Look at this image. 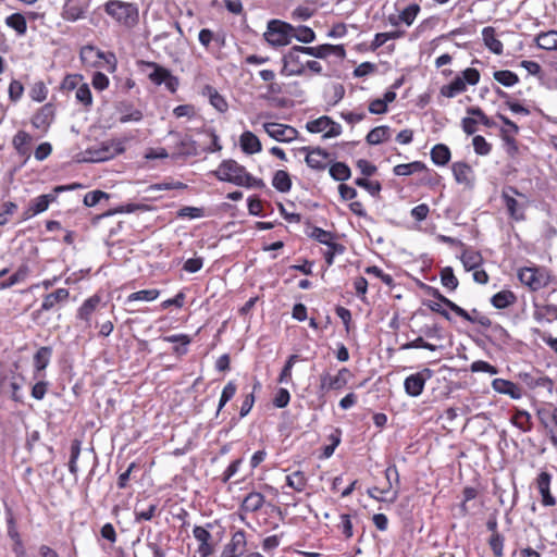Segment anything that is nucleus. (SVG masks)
I'll return each mask as SVG.
<instances>
[{
	"label": "nucleus",
	"mask_w": 557,
	"mask_h": 557,
	"mask_svg": "<svg viewBox=\"0 0 557 557\" xmlns=\"http://www.w3.org/2000/svg\"><path fill=\"white\" fill-rule=\"evenodd\" d=\"M104 11L116 23L126 28H133L139 22L138 7L137 4L132 2H124L121 0H109L104 4Z\"/></svg>",
	"instance_id": "f257e3e1"
},
{
	"label": "nucleus",
	"mask_w": 557,
	"mask_h": 557,
	"mask_svg": "<svg viewBox=\"0 0 557 557\" xmlns=\"http://www.w3.org/2000/svg\"><path fill=\"white\" fill-rule=\"evenodd\" d=\"M480 81V73L476 69L468 67L460 76H456L449 84L441 87L440 94L446 98H454L467 89V84L476 85Z\"/></svg>",
	"instance_id": "f03ea898"
},
{
	"label": "nucleus",
	"mask_w": 557,
	"mask_h": 557,
	"mask_svg": "<svg viewBox=\"0 0 557 557\" xmlns=\"http://www.w3.org/2000/svg\"><path fill=\"white\" fill-rule=\"evenodd\" d=\"M294 33L295 27L290 24L280 20H272L268 23L264 38L271 46H286L290 44Z\"/></svg>",
	"instance_id": "7ed1b4c3"
},
{
	"label": "nucleus",
	"mask_w": 557,
	"mask_h": 557,
	"mask_svg": "<svg viewBox=\"0 0 557 557\" xmlns=\"http://www.w3.org/2000/svg\"><path fill=\"white\" fill-rule=\"evenodd\" d=\"M76 186H77L76 184L69 185V186H64V185L55 186L52 193L40 195V196L32 199L27 209L24 210V212H23V215H22L23 220L24 221L29 220L33 216L45 212L49 208V205L57 200L58 194H60L64 190L74 189V188H76Z\"/></svg>",
	"instance_id": "20e7f679"
},
{
	"label": "nucleus",
	"mask_w": 557,
	"mask_h": 557,
	"mask_svg": "<svg viewBox=\"0 0 557 557\" xmlns=\"http://www.w3.org/2000/svg\"><path fill=\"white\" fill-rule=\"evenodd\" d=\"M502 198L511 219L515 221L525 220L527 198L524 195L519 193L516 187L509 186L504 188Z\"/></svg>",
	"instance_id": "39448f33"
},
{
	"label": "nucleus",
	"mask_w": 557,
	"mask_h": 557,
	"mask_svg": "<svg viewBox=\"0 0 557 557\" xmlns=\"http://www.w3.org/2000/svg\"><path fill=\"white\" fill-rule=\"evenodd\" d=\"M519 281L531 290H539L550 283V274L544 268L525 267L518 271Z\"/></svg>",
	"instance_id": "423d86ee"
},
{
	"label": "nucleus",
	"mask_w": 557,
	"mask_h": 557,
	"mask_svg": "<svg viewBox=\"0 0 557 557\" xmlns=\"http://www.w3.org/2000/svg\"><path fill=\"white\" fill-rule=\"evenodd\" d=\"M247 174L246 169L235 160H224L214 171V175L219 181L230 182L240 186Z\"/></svg>",
	"instance_id": "0eeeda50"
},
{
	"label": "nucleus",
	"mask_w": 557,
	"mask_h": 557,
	"mask_svg": "<svg viewBox=\"0 0 557 557\" xmlns=\"http://www.w3.org/2000/svg\"><path fill=\"white\" fill-rule=\"evenodd\" d=\"M304 53L302 46H294L282 58L283 66L281 74L284 76H300L306 71V62H302L301 54Z\"/></svg>",
	"instance_id": "6e6552de"
},
{
	"label": "nucleus",
	"mask_w": 557,
	"mask_h": 557,
	"mask_svg": "<svg viewBox=\"0 0 557 557\" xmlns=\"http://www.w3.org/2000/svg\"><path fill=\"white\" fill-rule=\"evenodd\" d=\"M433 376V371L424 368L419 372L408 375L404 381V389L410 397H419L425 386V383Z\"/></svg>",
	"instance_id": "1a4fd4ad"
},
{
	"label": "nucleus",
	"mask_w": 557,
	"mask_h": 557,
	"mask_svg": "<svg viewBox=\"0 0 557 557\" xmlns=\"http://www.w3.org/2000/svg\"><path fill=\"white\" fill-rule=\"evenodd\" d=\"M146 65L152 69V72L149 74V79L152 83L156 85L164 84L170 91H176L178 87V79L177 77L173 76L168 69L159 65L156 62H147Z\"/></svg>",
	"instance_id": "9d476101"
},
{
	"label": "nucleus",
	"mask_w": 557,
	"mask_h": 557,
	"mask_svg": "<svg viewBox=\"0 0 557 557\" xmlns=\"http://www.w3.org/2000/svg\"><path fill=\"white\" fill-rule=\"evenodd\" d=\"M349 375L350 371L347 368H342L336 375H331L327 372L322 373L320 375V392L327 393L330 391H339L344 388L348 382Z\"/></svg>",
	"instance_id": "9b49d317"
},
{
	"label": "nucleus",
	"mask_w": 557,
	"mask_h": 557,
	"mask_svg": "<svg viewBox=\"0 0 557 557\" xmlns=\"http://www.w3.org/2000/svg\"><path fill=\"white\" fill-rule=\"evenodd\" d=\"M263 129L271 138L281 143H292L298 135V131L293 126L275 122L264 123Z\"/></svg>",
	"instance_id": "f8f14e48"
},
{
	"label": "nucleus",
	"mask_w": 557,
	"mask_h": 557,
	"mask_svg": "<svg viewBox=\"0 0 557 557\" xmlns=\"http://www.w3.org/2000/svg\"><path fill=\"white\" fill-rule=\"evenodd\" d=\"M299 151L306 153L305 161L312 170L324 171L330 163V153L320 147H301Z\"/></svg>",
	"instance_id": "ddd939ff"
},
{
	"label": "nucleus",
	"mask_w": 557,
	"mask_h": 557,
	"mask_svg": "<svg viewBox=\"0 0 557 557\" xmlns=\"http://www.w3.org/2000/svg\"><path fill=\"white\" fill-rule=\"evenodd\" d=\"M88 4V0H64L62 17L70 22L84 18Z\"/></svg>",
	"instance_id": "4468645a"
},
{
	"label": "nucleus",
	"mask_w": 557,
	"mask_h": 557,
	"mask_svg": "<svg viewBox=\"0 0 557 557\" xmlns=\"http://www.w3.org/2000/svg\"><path fill=\"white\" fill-rule=\"evenodd\" d=\"M81 60L88 65H96L98 60L103 59L112 66V71L115 70L116 62L113 53L106 54L104 52L96 49L94 46H84L81 49Z\"/></svg>",
	"instance_id": "2eb2a0df"
},
{
	"label": "nucleus",
	"mask_w": 557,
	"mask_h": 557,
	"mask_svg": "<svg viewBox=\"0 0 557 557\" xmlns=\"http://www.w3.org/2000/svg\"><path fill=\"white\" fill-rule=\"evenodd\" d=\"M454 177L458 184L471 187L474 182L472 168L466 162H455L451 165Z\"/></svg>",
	"instance_id": "dca6fc26"
},
{
	"label": "nucleus",
	"mask_w": 557,
	"mask_h": 557,
	"mask_svg": "<svg viewBox=\"0 0 557 557\" xmlns=\"http://www.w3.org/2000/svg\"><path fill=\"white\" fill-rule=\"evenodd\" d=\"M69 296L70 292L66 288H58L53 293L47 294L44 297L40 309H38L35 313L39 314L44 311L52 310L58 304L66 301Z\"/></svg>",
	"instance_id": "f3484780"
},
{
	"label": "nucleus",
	"mask_w": 557,
	"mask_h": 557,
	"mask_svg": "<svg viewBox=\"0 0 557 557\" xmlns=\"http://www.w3.org/2000/svg\"><path fill=\"white\" fill-rule=\"evenodd\" d=\"M194 537L200 543L198 553L201 557H208L213 553V547L210 544L212 539L211 533L203 527L196 525L193 530Z\"/></svg>",
	"instance_id": "a211bd4d"
},
{
	"label": "nucleus",
	"mask_w": 557,
	"mask_h": 557,
	"mask_svg": "<svg viewBox=\"0 0 557 557\" xmlns=\"http://www.w3.org/2000/svg\"><path fill=\"white\" fill-rule=\"evenodd\" d=\"M54 117V108L47 103L33 116L32 124L35 128L47 131Z\"/></svg>",
	"instance_id": "6ab92c4d"
},
{
	"label": "nucleus",
	"mask_w": 557,
	"mask_h": 557,
	"mask_svg": "<svg viewBox=\"0 0 557 557\" xmlns=\"http://www.w3.org/2000/svg\"><path fill=\"white\" fill-rule=\"evenodd\" d=\"M201 96L208 98L210 104L219 112L223 113L227 110L228 104L224 97L211 85H205L200 91Z\"/></svg>",
	"instance_id": "aec40b11"
},
{
	"label": "nucleus",
	"mask_w": 557,
	"mask_h": 557,
	"mask_svg": "<svg viewBox=\"0 0 557 557\" xmlns=\"http://www.w3.org/2000/svg\"><path fill=\"white\" fill-rule=\"evenodd\" d=\"M492 387L495 392L510 396L512 399H520L522 397L521 388L513 382L505 379H495L492 382Z\"/></svg>",
	"instance_id": "412c9836"
},
{
	"label": "nucleus",
	"mask_w": 557,
	"mask_h": 557,
	"mask_svg": "<svg viewBox=\"0 0 557 557\" xmlns=\"http://www.w3.org/2000/svg\"><path fill=\"white\" fill-rule=\"evenodd\" d=\"M550 480L552 475L547 472H541L537 476V487L544 506H554L556 504V499L549 491Z\"/></svg>",
	"instance_id": "4be33fe9"
},
{
	"label": "nucleus",
	"mask_w": 557,
	"mask_h": 557,
	"mask_svg": "<svg viewBox=\"0 0 557 557\" xmlns=\"http://www.w3.org/2000/svg\"><path fill=\"white\" fill-rule=\"evenodd\" d=\"M242 150L247 154L258 153L262 150L260 139L250 131L244 132L239 137Z\"/></svg>",
	"instance_id": "5701e85b"
},
{
	"label": "nucleus",
	"mask_w": 557,
	"mask_h": 557,
	"mask_svg": "<svg viewBox=\"0 0 557 557\" xmlns=\"http://www.w3.org/2000/svg\"><path fill=\"white\" fill-rule=\"evenodd\" d=\"M456 314L470 323H476L483 327H490L492 325L491 319L482 314L478 309H472L470 312H468L459 306Z\"/></svg>",
	"instance_id": "b1692460"
},
{
	"label": "nucleus",
	"mask_w": 557,
	"mask_h": 557,
	"mask_svg": "<svg viewBox=\"0 0 557 557\" xmlns=\"http://www.w3.org/2000/svg\"><path fill=\"white\" fill-rule=\"evenodd\" d=\"M100 302V297L94 295L86 299L77 311V318L85 321L87 326H90V320L92 313L96 311Z\"/></svg>",
	"instance_id": "393cba45"
},
{
	"label": "nucleus",
	"mask_w": 557,
	"mask_h": 557,
	"mask_svg": "<svg viewBox=\"0 0 557 557\" xmlns=\"http://www.w3.org/2000/svg\"><path fill=\"white\" fill-rule=\"evenodd\" d=\"M520 376L522 381L527 384V386L530 388L542 387L547 389L549 393H552L553 391L554 383L547 376L533 375L531 373H523Z\"/></svg>",
	"instance_id": "a878e982"
},
{
	"label": "nucleus",
	"mask_w": 557,
	"mask_h": 557,
	"mask_svg": "<svg viewBox=\"0 0 557 557\" xmlns=\"http://www.w3.org/2000/svg\"><path fill=\"white\" fill-rule=\"evenodd\" d=\"M52 356V348L49 346L40 347L34 356V367L36 375L42 372L49 364Z\"/></svg>",
	"instance_id": "bb28decb"
},
{
	"label": "nucleus",
	"mask_w": 557,
	"mask_h": 557,
	"mask_svg": "<svg viewBox=\"0 0 557 557\" xmlns=\"http://www.w3.org/2000/svg\"><path fill=\"white\" fill-rule=\"evenodd\" d=\"M482 38L485 46L495 54H502L504 47L500 40L495 36V29L491 26L484 27Z\"/></svg>",
	"instance_id": "cd10ccee"
},
{
	"label": "nucleus",
	"mask_w": 557,
	"mask_h": 557,
	"mask_svg": "<svg viewBox=\"0 0 557 557\" xmlns=\"http://www.w3.org/2000/svg\"><path fill=\"white\" fill-rule=\"evenodd\" d=\"M170 135H174L177 137L176 149L180 154L183 156H196L197 154V145L196 141L190 136H180L176 133L171 132Z\"/></svg>",
	"instance_id": "c85d7f7f"
},
{
	"label": "nucleus",
	"mask_w": 557,
	"mask_h": 557,
	"mask_svg": "<svg viewBox=\"0 0 557 557\" xmlns=\"http://www.w3.org/2000/svg\"><path fill=\"white\" fill-rule=\"evenodd\" d=\"M264 496L258 492H250L242 503V509L246 512H256L262 508Z\"/></svg>",
	"instance_id": "c756f323"
},
{
	"label": "nucleus",
	"mask_w": 557,
	"mask_h": 557,
	"mask_svg": "<svg viewBox=\"0 0 557 557\" xmlns=\"http://www.w3.org/2000/svg\"><path fill=\"white\" fill-rule=\"evenodd\" d=\"M265 89H267L265 94L261 95L262 99L272 101L277 107L284 106V100H278L276 98L277 95H281L284 91L282 83H278L274 79L272 83H268Z\"/></svg>",
	"instance_id": "7c9ffc66"
},
{
	"label": "nucleus",
	"mask_w": 557,
	"mask_h": 557,
	"mask_svg": "<svg viewBox=\"0 0 557 557\" xmlns=\"http://www.w3.org/2000/svg\"><path fill=\"white\" fill-rule=\"evenodd\" d=\"M460 260L466 271H472L481 265L483 259L480 252L467 249L462 252Z\"/></svg>",
	"instance_id": "2f4dec72"
},
{
	"label": "nucleus",
	"mask_w": 557,
	"mask_h": 557,
	"mask_svg": "<svg viewBox=\"0 0 557 557\" xmlns=\"http://www.w3.org/2000/svg\"><path fill=\"white\" fill-rule=\"evenodd\" d=\"M391 128L386 125L377 126L371 129L366 140L369 145H379L389 138Z\"/></svg>",
	"instance_id": "473e14b6"
},
{
	"label": "nucleus",
	"mask_w": 557,
	"mask_h": 557,
	"mask_svg": "<svg viewBox=\"0 0 557 557\" xmlns=\"http://www.w3.org/2000/svg\"><path fill=\"white\" fill-rule=\"evenodd\" d=\"M431 159L436 165H445L450 160V150L444 144L435 145L431 150Z\"/></svg>",
	"instance_id": "72a5a7b5"
},
{
	"label": "nucleus",
	"mask_w": 557,
	"mask_h": 557,
	"mask_svg": "<svg viewBox=\"0 0 557 557\" xmlns=\"http://www.w3.org/2000/svg\"><path fill=\"white\" fill-rule=\"evenodd\" d=\"M272 185L281 193L289 191L292 188L289 174L284 170H277L273 175Z\"/></svg>",
	"instance_id": "f704fd0d"
},
{
	"label": "nucleus",
	"mask_w": 557,
	"mask_h": 557,
	"mask_svg": "<svg viewBox=\"0 0 557 557\" xmlns=\"http://www.w3.org/2000/svg\"><path fill=\"white\" fill-rule=\"evenodd\" d=\"M32 140L33 138L28 133L24 131H18L14 135L12 144L20 154L25 156L29 151V145Z\"/></svg>",
	"instance_id": "c9c22d12"
},
{
	"label": "nucleus",
	"mask_w": 557,
	"mask_h": 557,
	"mask_svg": "<svg viewBox=\"0 0 557 557\" xmlns=\"http://www.w3.org/2000/svg\"><path fill=\"white\" fill-rule=\"evenodd\" d=\"M516 295L510 290H502L495 294L491 302L497 309H505L516 301Z\"/></svg>",
	"instance_id": "e433bc0d"
},
{
	"label": "nucleus",
	"mask_w": 557,
	"mask_h": 557,
	"mask_svg": "<svg viewBox=\"0 0 557 557\" xmlns=\"http://www.w3.org/2000/svg\"><path fill=\"white\" fill-rule=\"evenodd\" d=\"M539 48L544 50H557V30L540 34L536 39Z\"/></svg>",
	"instance_id": "4c0bfd02"
},
{
	"label": "nucleus",
	"mask_w": 557,
	"mask_h": 557,
	"mask_svg": "<svg viewBox=\"0 0 557 557\" xmlns=\"http://www.w3.org/2000/svg\"><path fill=\"white\" fill-rule=\"evenodd\" d=\"M329 173L334 181L345 182L350 178L351 171L344 162H335L330 166Z\"/></svg>",
	"instance_id": "58836bf2"
},
{
	"label": "nucleus",
	"mask_w": 557,
	"mask_h": 557,
	"mask_svg": "<svg viewBox=\"0 0 557 557\" xmlns=\"http://www.w3.org/2000/svg\"><path fill=\"white\" fill-rule=\"evenodd\" d=\"M286 485L300 493L307 486V476L302 471H294L286 476Z\"/></svg>",
	"instance_id": "ea45409f"
},
{
	"label": "nucleus",
	"mask_w": 557,
	"mask_h": 557,
	"mask_svg": "<svg viewBox=\"0 0 557 557\" xmlns=\"http://www.w3.org/2000/svg\"><path fill=\"white\" fill-rule=\"evenodd\" d=\"M425 170V164L421 161H413L411 163L397 164L394 168V174L398 176H407L416 172H422Z\"/></svg>",
	"instance_id": "a19ab883"
},
{
	"label": "nucleus",
	"mask_w": 557,
	"mask_h": 557,
	"mask_svg": "<svg viewBox=\"0 0 557 557\" xmlns=\"http://www.w3.org/2000/svg\"><path fill=\"white\" fill-rule=\"evenodd\" d=\"M5 24L13 28L18 36H24L27 30L25 17L21 13H13L5 18Z\"/></svg>",
	"instance_id": "79ce46f5"
},
{
	"label": "nucleus",
	"mask_w": 557,
	"mask_h": 557,
	"mask_svg": "<svg viewBox=\"0 0 557 557\" xmlns=\"http://www.w3.org/2000/svg\"><path fill=\"white\" fill-rule=\"evenodd\" d=\"M159 295L160 292L156 288L143 289L128 295L126 298V302L129 304L133 301H152L157 299Z\"/></svg>",
	"instance_id": "37998d69"
},
{
	"label": "nucleus",
	"mask_w": 557,
	"mask_h": 557,
	"mask_svg": "<svg viewBox=\"0 0 557 557\" xmlns=\"http://www.w3.org/2000/svg\"><path fill=\"white\" fill-rule=\"evenodd\" d=\"M494 79L505 87H512L519 82L518 75L508 70L494 72Z\"/></svg>",
	"instance_id": "c03bdc74"
},
{
	"label": "nucleus",
	"mask_w": 557,
	"mask_h": 557,
	"mask_svg": "<svg viewBox=\"0 0 557 557\" xmlns=\"http://www.w3.org/2000/svg\"><path fill=\"white\" fill-rule=\"evenodd\" d=\"M331 123V117L323 115L319 119L307 122L306 128L309 133L318 134L325 133Z\"/></svg>",
	"instance_id": "a18cd8bd"
},
{
	"label": "nucleus",
	"mask_w": 557,
	"mask_h": 557,
	"mask_svg": "<svg viewBox=\"0 0 557 557\" xmlns=\"http://www.w3.org/2000/svg\"><path fill=\"white\" fill-rule=\"evenodd\" d=\"M308 235L323 245L331 246L334 248L337 246L336 244L333 243L332 233L324 231L320 227H317V226L312 227L311 232L308 233Z\"/></svg>",
	"instance_id": "49530a36"
},
{
	"label": "nucleus",
	"mask_w": 557,
	"mask_h": 557,
	"mask_svg": "<svg viewBox=\"0 0 557 557\" xmlns=\"http://www.w3.org/2000/svg\"><path fill=\"white\" fill-rule=\"evenodd\" d=\"M260 388H261V383L259 381H256L253 384L252 392L245 395L244 400L240 406V410H239L240 418L246 417L250 412V410L252 409L253 404H255V391L260 389Z\"/></svg>",
	"instance_id": "de8ad7c7"
},
{
	"label": "nucleus",
	"mask_w": 557,
	"mask_h": 557,
	"mask_svg": "<svg viewBox=\"0 0 557 557\" xmlns=\"http://www.w3.org/2000/svg\"><path fill=\"white\" fill-rule=\"evenodd\" d=\"M512 423L521 431L528 432L531 430V416L524 410H518L512 417Z\"/></svg>",
	"instance_id": "09e8293b"
},
{
	"label": "nucleus",
	"mask_w": 557,
	"mask_h": 557,
	"mask_svg": "<svg viewBox=\"0 0 557 557\" xmlns=\"http://www.w3.org/2000/svg\"><path fill=\"white\" fill-rule=\"evenodd\" d=\"M420 12V5L417 3H411L407 8H405L398 15V20H401L407 26L412 25L417 15Z\"/></svg>",
	"instance_id": "8fccbe9b"
},
{
	"label": "nucleus",
	"mask_w": 557,
	"mask_h": 557,
	"mask_svg": "<svg viewBox=\"0 0 557 557\" xmlns=\"http://www.w3.org/2000/svg\"><path fill=\"white\" fill-rule=\"evenodd\" d=\"M442 285L449 290H455L458 287V280L454 274L453 268L446 267L441 271Z\"/></svg>",
	"instance_id": "3c124183"
},
{
	"label": "nucleus",
	"mask_w": 557,
	"mask_h": 557,
	"mask_svg": "<svg viewBox=\"0 0 557 557\" xmlns=\"http://www.w3.org/2000/svg\"><path fill=\"white\" fill-rule=\"evenodd\" d=\"M28 275V268L26 265L21 267L14 274H12L8 281L0 284L1 289L10 288L15 284H18Z\"/></svg>",
	"instance_id": "603ef678"
},
{
	"label": "nucleus",
	"mask_w": 557,
	"mask_h": 557,
	"mask_svg": "<svg viewBox=\"0 0 557 557\" xmlns=\"http://www.w3.org/2000/svg\"><path fill=\"white\" fill-rule=\"evenodd\" d=\"M233 552L242 555L246 547V535L244 531H237L233 534L231 542L226 545Z\"/></svg>",
	"instance_id": "864d4df0"
},
{
	"label": "nucleus",
	"mask_w": 557,
	"mask_h": 557,
	"mask_svg": "<svg viewBox=\"0 0 557 557\" xmlns=\"http://www.w3.org/2000/svg\"><path fill=\"white\" fill-rule=\"evenodd\" d=\"M81 454V441L74 440L71 445V456L69 461V470L73 475H77L78 467L77 460Z\"/></svg>",
	"instance_id": "5fc2aeb1"
},
{
	"label": "nucleus",
	"mask_w": 557,
	"mask_h": 557,
	"mask_svg": "<svg viewBox=\"0 0 557 557\" xmlns=\"http://www.w3.org/2000/svg\"><path fill=\"white\" fill-rule=\"evenodd\" d=\"M293 38H296L302 44H310L315 39V33L308 26H299L295 28Z\"/></svg>",
	"instance_id": "6e6d98bb"
},
{
	"label": "nucleus",
	"mask_w": 557,
	"mask_h": 557,
	"mask_svg": "<svg viewBox=\"0 0 557 557\" xmlns=\"http://www.w3.org/2000/svg\"><path fill=\"white\" fill-rule=\"evenodd\" d=\"M355 184L364 188L371 196H376L381 191V184L377 181H369L366 177H358L355 180Z\"/></svg>",
	"instance_id": "4d7b16f0"
},
{
	"label": "nucleus",
	"mask_w": 557,
	"mask_h": 557,
	"mask_svg": "<svg viewBox=\"0 0 557 557\" xmlns=\"http://www.w3.org/2000/svg\"><path fill=\"white\" fill-rule=\"evenodd\" d=\"M156 510L157 504H150L146 509H139L137 504L135 508V521L140 522L143 520H151L156 513Z\"/></svg>",
	"instance_id": "13d9d810"
},
{
	"label": "nucleus",
	"mask_w": 557,
	"mask_h": 557,
	"mask_svg": "<svg viewBox=\"0 0 557 557\" xmlns=\"http://www.w3.org/2000/svg\"><path fill=\"white\" fill-rule=\"evenodd\" d=\"M474 151L479 156H487L491 152V145L481 135H476L472 139Z\"/></svg>",
	"instance_id": "bf43d9fd"
},
{
	"label": "nucleus",
	"mask_w": 557,
	"mask_h": 557,
	"mask_svg": "<svg viewBox=\"0 0 557 557\" xmlns=\"http://www.w3.org/2000/svg\"><path fill=\"white\" fill-rule=\"evenodd\" d=\"M109 195L102 190L88 191L84 197V203L87 207H94L100 202L101 199H108Z\"/></svg>",
	"instance_id": "052dcab7"
},
{
	"label": "nucleus",
	"mask_w": 557,
	"mask_h": 557,
	"mask_svg": "<svg viewBox=\"0 0 557 557\" xmlns=\"http://www.w3.org/2000/svg\"><path fill=\"white\" fill-rule=\"evenodd\" d=\"M75 97L77 101L82 102L84 106H90L92 103L91 91L87 84H82L76 89Z\"/></svg>",
	"instance_id": "680f3d73"
},
{
	"label": "nucleus",
	"mask_w": 557,
	"mask_h": 557,
	"mask_svg": "<svg viewBox=\"0 0 557 557\" xmlns=\"http://www.w3.org/2000/svg\"><path fill=\"white\" fill-rule=\"evenodd\" d=\"M148 210V206L146 205H143V203H127V205H123V206H120L117 208H115L114 210H112L111 212H109L108 214H115V213H133V212H136V211H146Z\"/></svg>",
	"instance_id": "e2e57ef3"
},
{
	"label": "nucleus",
	"mask_w": 557,
	"mask_h": 557,
	"mask_svg": "<svg viewBox=\"0 0 557 557\" xmlns=\"http://www.w3.org/2000/svg\"><path fill=\"white\" fill-rule=\"evenodd\" d=\"M490 546L496 557H503L504 536L499 533H493L490 539Z\"/></svg>",
	"instance_id": "0e129e2a"
},
{
	"label": "nucleus",
	"mask_w": 557,
	"mask_h": 557,
	"mask_svg": "<svg viewBox=\"0 0 557 557\" xmlns=\"http://www.w3.org/2000/svg\"><path fill=\"white\" fill-rule=\"evenodd\" d=\"M470 370L472 372H486V373H490L491 375L497 374V372H498L496 367H494L483 360H478V361L472 362Z\"/></svg>",
	"instance_id": "69168bd1"
},
{
	"label": "nucleus",
	"mask_w": 557,
	"mask_h": 557,
	"mask_svg": "<svg viewBox=\"0 0 557 557\" xmlns=\"http://www.w3.org/2000/svg\"><path fill=\"white\" fill-rule=\"evenodd\" d=\"M304 53L318 58L325 59L327 57V44H323L317 47H302Z\"/></svg>",
	"instance_id": "338daca9"
},
{
	"label": "nucleus",
	"mask_w": 557,
	"mask_h": 557,
	"mask_svg": "<svg viewBox=\"0 0 557 557\" xmlns=\"http://www.w3.org/2000/svg\"><path fill=\"white\" fill-rule=\"evenodd\" d=\"M290 400L289 392L285 388H280L277 393L275 394V397L273 399V405L276 408H284L288 405Z\"/></svg>",
	"instance_id": "774afa93"
}]
</instances>
